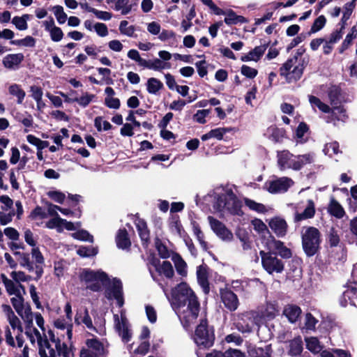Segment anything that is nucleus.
Segmentation results:
<instances>
[{"label":"nucleus","instance_id":"1","mask_svg":"<svg viewBox=\"0 0 357 357\" xmlns=\"http://www.w3.org/2000/svg\"><path fill=\"white\" fill-rule=\"evenodd\" d=\"M169 300L183 327L188 328L195 323L200 304L195 293L186 282H181L172 289Z\"/></svg>","mask_w":357,"mask_h":357},{"label":"nucleus","instance_id":"2","mask_svg":"<svg viewBox=\"0 0 357 357\" xmlns=\"http://www.w3.org/2000/svg\"><path fill=\"white\" fill-rule=\"evenodd\" d=\"M205 200L211 202L213 208L217 211H227L235 215L243 214L242 203L230 188H216L205 197Z\"/></svg>","mask_w":357,"mask_h":357},{"label":"nucleus","instance_id":"3","mask_svg":"<svg viewBox=\"0 0 357 357\" xmlns=\"http://www.w3.org/2000/svg\"><path fill=\"white\" fill-rule=\"evenodd\" d=\"M70 351L66 343H61L52 331L48 333V339L40 343V357H70Z\"/></svg>","mask_w":357,"mask_h":357},{"label":"nucleus","instance_id":"4","mask_svg":"<svg viewBox=\"0 0 357 357\" xmlns=\"http://www.w3.org/2000/svg\"><path fill=\"white\" fill-rule=\"evenodd\" d=\"M298 55L301 53L298 52ZM307 65V61L301 56H295L289 59L280 68V75L289 83L295 82L300 79L303 70Z\"/></svg>","mask_w":357,"mask_h":357},{"label":"nucleus","instance_id":"5","mask_svg":"<svg viewBox=\"0 0 357 357\" xmlns=\"http://www.w3.org/2000/svg\"><path fill=\"white\" fill-rule=\"evenodd\" d=\"M79 278L86 289L95 292L100 291L109 280L107 274L100 269L95 271L83 268L79 273Z\"/></svg>","mask_w":357,"mask_h":357},{"label":"nucleus","instance_id":"6","mask_svg":"<svg viewBox=\"0 0 357 357\" xmlns=\"http://www.w3.org/2000/svg\"><path fill=\"white\" fill-rule=\"evenodd\" d=\"M320 243V232L317 228L310 227L306 228L303 231V248L307 256L311 257L317 253L319 248Z\"/></svg>","mask_w":357,"mask_h":357},{"label":"nucleus","instance_id":"7","mask_svg":"<svg viewBox=\"0 0 357 357\" xmlns=\"http://www.w3.org/2000/svg\"><path fill=\"white\" fill-rule=\"evenodd\" d=\"M294 183L289 177L273 176L265 182L263 188L271 194H281L286 192Z\"/></svg>","mask_w":357,"mask_h":357},{"label":"nucleus","instance_id":"8","mask_svg":"<svg viewBox=\"0 0 357 357\" xmlns=\"http://www.w3.org/2000/svg\"><path fill=\"white\" fill-rule=\"evenodd\" d=\"M193 339L199 346L209 347L213 345L214 341L213 331L208 328L206 320H201L195 330Z\"/></svg>","mask_w":357,"mask_h":357},{"label":"nucleus","instance_id":"9","mask_svg":"<svg viewBox=\"0 0 357 357\" xmlns=\"http://www.w3.org/2000/svg\"><path fill=\"white\" fill-rule=\"evenodd\" d=\"M107 349L97 338L88 339L80 351V357H106Z\"/></svg>","mask_w":357,"mask_h":357},{"label":"nucleus","instance_id":"10","mask_svg":"<svg viewBox=\"0 0 357 357\" xmlns=\"http://www.w3.org/2000/svg\"><path fill=\"white\" fill-rule=\"evenodd\" d=\"M261 258V264L264 270L269 274L273 273H280L284 270L283 261L278 259L273 253L268 251L261 250L259 252Z\"/></svg>","mask_w":357,"mask_h":357},{"label":"nucleus","instance_id":"11","mask_svg":"<svg viewBox=\"0 0 357 357\" xmlns=\"http://www.w3.org/2000/svg\"><path fill=\"white\" fill-rule=\"evenodd\" d=\"M105 290V296L108 300L115 299L119 307H121L124 304L123 285L120 280L114 278L112 280H109L107 282Z\"/></svg>","mask_w":357,"mask_h":357},{"label":"nucleus","instance_id":"12","mask_svg":"<svg viewBox=\"0 0 357 357\" xmlns=\"http://www.w3.org/2000/svg\"><path fill=\"white\" fill-rule=\"evenodd\" d=\"M114 328L123 342H129L132 336L130 325L126 317L124 311H121L120 316L114 315Z\"/></svg>","mask_w":357,"mask_h":357},{"label":"nucleus","instance_id":"13","mask_svg":"<svg viewBox=\"0 0 357 357\" xmlns=\"http://www.w3.org/2000/svg\"><path fill=\"white\" fill-rule=\"evenodd\" d=\"M263 243H264L266 250L271 253H273L275 255V254H278L282 257L287 259L291 257V250L284 246L282 241L276 240L272 236H269L267 238H264Z\"/></svg>","mask_w":357,"mask_h":357},{"label":"nucleus","instance_id":"14","mask_svg":"<svg viewBox=\"0 0 357 357\" xmlns=\"http://www.w3.org/2000/svg\"><path fill=\"white\" fill-rule=\"evenodd\" d=\"M33 315L32 312L29 310H26L25 316L23 317V320L26 323L25 334L31 344H33L36 342H38L40 346V343H43V341L40 331L33 326Z\"/></svg>","mask_w":357,"mask_h":357},{"label":"nucleus","instance_id":"15","mask_svg":"<svg viewBox=\"0 0 357 357\" xmlns=\"http://www.w3.org/2000/svg\"><path fill=\"white\" fill-rule=\"evenodd\" d=\"M238 319L235 322L236 329L243 333H250L255 326L258 325V321L254 313L246 312L238 315Z\"/></svg>","mask_w":357,"mask_h":357},{"label":"nucleus","instance_id":"16","mask_svg":"<svg viewBox=\"0 0 357 357\" xmlns=\"http://www.w3.org/2000/svg\"><path fill=\"white\" fill-rule=\"evenodd\" d=\"M46 227L49 229H56L57 231L61 232L64 229L68 231H74L81 227V223L68 222L57 215L46 222Z\"/></svg>","mask_w":357,"mask_h":357},{"label":"nucleus","instance_id":"17","mask_svg":"<svg viewBox=\"0 0 357 357\" xmlns=\"http://www.w3.org/2000/svg\"><path fill=\"white\" fill-rule=\"evenodd\" d=\"M208 220L211 229L220 238L226 242L232 241L234 238L232 232L222 222L212 216H208Z\"/></svg>","mask_w":357,"mask_h":357},{"label":"nucleus","instance_id":"18","mask_svg":"<svg viewBox=\"0 0 357 357\" xmlns=\"http://www.w3.org/2000/svg\"><path fill=\"white\" fill-rule=\"evenodd\" d=\"M277 159L278 167L281 171L289 169L297 171L296 155H293L289 151L284 150L278 151L277 153Z\"/></svg>","mask_w":357,"mask_h":357},{"label":"nucleus","instance_id":"19","mask_svg":"<svg viewBox=\"0 0 357 357\" xmlns=\"http://www.w3.org/2000/svg\"><path fill=\"white\" fill-rule=\"evenodd\" d=\"M75 322L79 325L81 324H84L87 329L90 332H95L99 335H103L105 333V328L102 324L100 326H94L93 324L92 319L89 316L87 308L84 309L83 314L82 313H77L75 317Z\"/></svg>","mask_w":357,"mask_h":357},{"label":"nucleus","instance_id":"20","mask_svg":"<svg viewBox=\"0 0 357 357\" xmlns=\"http://www.w3.org/2000/svg\"><path fill=\"white\" fill-rule=\"evenodd\" d=\"M14 255L19 256L20 264L22 267L27 269L29 272L35 271L36 277L34 280H39L43 273V268L38 265L34 266L33 264L30 261L29 254L20 252H15Z\"/></svg>","mask_w":357,"mask_h":357},{"label":"nucleus","instance_id":"21","mask_svg":"<svg viewBox=\"0 0 357 357\" xmlns=\"http://www.w3.org/2000/svg\"><path fill=\"white\" fill-rule=\"evenodd\" d=\"M277 313V310L274 304L267 303L266 306L258 310L257 314L255 315L257 317L256 319L258 321V324L266 321L273 319Z\"/></svg>","mask_w":357,"mask_h":357},{"label":"nucleus","instance_id":"22","mask_svg":"<svg viewBox=\"0 0 357 357\" xmlns=\"http://www.w3.org/2000/svg\"><path fill=\"white\" fill-rule=\"evenodd\" d=\"M54 326L57 330L65 332L68 340L70 341L72 339L73 328L72 319L64 317H59L54 320Z\"/></svg>","mask_w":357,"mask_h":357},{"label":"nucleus","instance_id":"23","mask_svg":"<svg viewBox=\"0 0 357 357\" xmlns=\"http://www.w3.org/2000/svg\"><path fill=\"white\" fill-rule=\"evenodd\" d=\"M221 299L225 307L230 311H235L238 306V300L236 295L229 289L220 291Z\"/></svg>","mask_w":357,"mask_h":357},{"label":"nucleus","instance_id":"24","mask_svg":"<svg viewBox=\"0 0 357 357\" xmlns=\"http://www.w3.org/2000/svg\"><path fill=\"white\" fill-rule=\"evenodd\" d=\"M198 284L202 288L205 294L209 292L208 273L206 265L202 264L197 268L196 271Z\"/></svg>","mask_w":357,"mask_h":357},{"label":"nucleus","instance_id":"25","mask_svg":"<svg viewBox=\"0 0 357 357\" xmlns=\"http://www.w3.org/2000/svg\"><path fill=\"white\" fill-rule=\"evenodd\" d=\"M268 47V43H265L259 46L255 47L253 50L250 51L248 54L242 55L241 57V60L243 62L248 61H258L261 57L264 54L267 47Z\"/></svg>","mask_w":357,"mask_h":357},{"label":"nucleus","instance_id":"26","mask_svg":"<svg viewBox=\"0 0 357 357\" xmlns=\"http://www.w3.org/2000/svg\"><path fill=\"white\" fill-rule=\"evenodd\" d=\"M269 227L278 237H283L287 231L286 221L279 217L272 218L269 222Z\"/></svg>","mask_w":357,"mask_h":357},{"label":"nucleus","instance_id":"27","mask_svg":"<svg viewBox=\"0 0 357 357\" xmlns=\"http://www.w3.org/2000/svg\"><path fill=\"white\" fill-rule=\"evenodd\" d=\"M24 59V56L22 53L10 54L3 58L2 63L6 68L16 70Z\"/></svg>","mask_w":357,"mask_h":357},{"label":"nucleus","instance_id":"28","mask_svg":"<svg viewBox=\"0 0 357 357\" xmlns=\"http://www.w3.org/2000/svg\"><path fill=\"white\" fill-rule=\"evenodd\" d=\"M2 309L13 330L15 331L17 329V333H22V328L20 324V321L18 319V317L14 314L11 307L7 305H3Z\"/></svg>","mask_w":357,"mask_h":357},{"label":"nucleus","instance_id":"29","mask_svg":"<svg viewBox=\"0 0 357 357\" xmlns=\"http://www.w3.org/2000/svg\"><path fill=\"white\" fill-rule=\"evenodd\" d=\"M2 282H3L6 291L9 295H20V289L24 291V286L17 284L12 279H8L5 275H1Z\"/></svg>","mask_w":357,"mask_h":357},{"label":"nucleus","instance_id":"30","mask_svg":"<svg viewBox=\"0 0 357 357\" xmlns=\"http://www.w3.org/2000/svg\"><path fill=\"white\" fill-rule=\"evenodd\" d=\"M8 90L9 94L16 98V102L18 105L23 103L26 92L21 85L15 83L11 84L8 86Z\"/></svg>","mask_w":357,"mask_h":357},{"label":"nucleus","instance_id":"31","mask_svg":"<svg viewBox=\"0 0 357 357\" xmlns=\"http://www.w3.org/2000/svg\"><path fill=\"white\" fill-rule=\"evenodd\" d=\"M135 225L142 241L143 243H146L150 238V233L146 222L144 220L138 218L135 220Z\"/></svg>","mask_w":357,"mask_h":357},{"label":"nucleus","instance_id":"32","mask_svg":"<svg viewBox=\"0 0 357 357\" xmlns=\"http://www.w3.org/2000/svg\"><path fill=\"white\" fill-rule=\"evenodd\" d=\"M315 213V206L312 200L309 199L307 202V205L305 210L302 213H296L295 220L296 221H301L303 220L312 218Z\"/></svg>","mask_w":357,"mask_h":357},{"label":"nucleus","instance_id":"33","mask_svg":"<svg viewBox=\"0 0 357 357\" xmlns=\"http://www.w3.org/2000/svg\"><path fill=\"white\" fill-rule=\"evenodd\" d=\"M135 3H132L130 0H116L114 5V10L120 12L121 15H126L129 14Z\"/></svg>","mask_w":357,"mask_h":357},{"label":"nucleus","instance_id":"34","mask_svg":"<svg viewBox=\"0 0 357 357\" xmlns=\"http://www.w3.org/2000/svg\"><path fill=\"white\" fill-rule=\"evenodd\" d=\"M172 260L174 264L177 273L181 277H186L188 275V266L182 257L178 254H174L172 257Z\"/></svg>","mask_w":357,"mask_h":357},{"label":"nucleus","instance_id":"35","mask_svg":"<svg viewBox=\"0 0 357 357\" xmlns=\"http://www.w3.org/2000/svg\"><path fill=\"white\" fill-rule=\"evenodd\" d=\"M283 313L291 323H294L299 318L301 310L297 305H288L284 307Z\"/></svg>","mask_w":357,"mask_h":357},{"label":"nucleus","instance_id":"36","mask_svg":"<svg viewBox=\"0 0 357 357\" xmlns=\"http://www.w3.org/2000/svg\"><path fill=\"white\" fill-rule=\"evenodd\" d=\"M116 243L117 247L121 249H126L130 246L131 243L128 232L125 229H120L118 231L116 236Z\"/></svg>","mask_w":357,"mask_h":357},{"label":"nucleus","instance_id":"37","mask_svg":"<svg viewBox=\"0 0 357 357\" xmlns=\"http://www.w3.org/2000/svg\"><path fill=\"white\" fill-rule=\"evenodd\" d=\"M169 229L171 233L178 237H185V231L183 229L178 217H172L169 222Z\"/></svg>","mask_w":357,"mask_h":357},{"label":"nucleus","instance_id":"38","mask_svg":"<svg viewBox=\"0 0 357 357\" xmlns=\"http://www.w3.org/2000/svg\"><path fill=\"white\" fill-rule=\"evenodd\" d=\"M144 68L159 71L170 68L171 65L169 63L165 62L160 59H155L153 60H146V63Z\"/></svg>","mask_w":357,"mask_h":357},{"label":"nucleus","instance_id":"39","mask_svg":"<svg viewBox=\"0 0 357 357\" xmlns=\"http://www.w3.org/2000/svg\"><path fill=\"white\" fill-rule=\"evenodd\" d=\"M347 119L345 109L342 107H335L331 110V114L327 119L328 123L333 122L335 125V121L344 122Z\"/></svg>","mask_w":357,"mask_h":357},{"label":"nucleus","instance_id":"40","mask_svg":"<svg viewBox=\"0 0 357 357\" xmlns=\"http://www.w3.org/2000/svg\"><path fill=\"white\" fill-rule=\"evenodd\" d=\"M154 266L159 274L165 275L167 278H172L174 275L173 266L168 261H164L161 265L155 264Z\"/></svg>","mask_w":357,"mask_h":357},{"label":"nucleus","instance_id":"41","mask_svg":"<svg viewBox=\"0 0 357 357\" xmlns=\"http://www.w3.org/2000/svg\"><path fill=\"white\" fill-rule=\"evenodd\" d=\"M303 341L300 337H296L289 344L288 354L291 356L300 355L303 351Z\"/></svg>","mask_w":357,"mask_h":357},{"label":"nucleus","instance_id":"42","mask_svg":"<svg viewBox=\"0 0 357 357\" xmlns=\"http://www.w3.org/2000/svg\"><path fill=\"white\" fill-rule=\"evenodd\" d=\"M225 22L227 25L243 24L247 22V20L241 16L237 15L232 10L226 11Z\"/></svg>","mask_w":357,"mask_h":357},{"label":"nucleus","instance_id":"43","mask_svg":"<svg viewBox=\"0 0 357 357\" xmlns=\"http://www.w3.org/2000/svg\"><path fill=\"white\" fill-rule=\"evenodd\" d=\"M15 296L11 298V303L17 312V314L21 316L23 319V317L25 316V312L26 310H30L29 308H24L23 306V298L21 296V294L20 295H14Z\"/></svg>","mask_w":357,"mask_h":357},{"label":"nucleus","instance_id":"44","mask_svg":"<svg viewBox=\"0 0 357 357\" xmlns=\"http://www.w3.org/2000/svg\"><path fill=\"white\" fill-rule=\"evenodd\" d=\"M245 205L251 211L259 213H264L268 211L267 207L263 204L257 202L249 198H244Z\"/></svg>","mask_w":357,"mask_h":357},{"label":"nucleus","instance_id":"45","mask_svg":"<svg viewBox=\"0 0 357 357\" xmlns=\"http://www.w3.org/2000/svg\"><path fill=\"white\" fill-rule=\"evenodd\" d=\"M271 348L270 345L265 347H254L249 350L251 357H271Z\"/></svg>","mask_w":357,"mask_h":357},{"label":"nucleus","instance_id":"46","mask_svg":"<svg viewBox=\"0 0 357 357\" xmlns=\"http://www.w3.org/2000/svg\"><path fill=\"white\" fill-rule=\"evenodd\" d=\"M315 155L313 153H308L303 155H296V169H301L303 166L311 164L314 161Z\"/></svg>","mask_w":357,"mask_h":357},{"label":"nucleus","instance_id":"47","mask_svg":"<svg viewBox=\"0 0 357 357\" xmlns=\"http://www.w3.org/2000/svg\"><path fill=\"white\" fill-rule=\"evenodd\" d=\"M357 37V29L356 26H353L350 31V32L346 36L344 40H343L340 47V52H344L348 47L351 45L352 41L354 38Z\"/></svg>","mask_w":357,"mask_h":357},{"label":"nucleus","instance_id":"48","mask_svg":"<svg viewBox=\"0 0 357 357\" xmlns=\"http://www.w3.org/2000/svg\"><path fill=\"white\" fill-rule=\"evenodd\" d=\"M328 211L331 215L338 218L343 217L344 214V211L342 206L334 199L331 200Z\"/></svg>","mask_w":357,"mask_h":357},{"label":"nucleus","instance_id":"49","mask_svg":"<svg viewBox=\"0 0 357 357\" xmlns=\"http://www.w3.org/2000/svg\"><path fill=\"white\" fill-rule=\"evenodd\" d=\"M305 342L307 349L314 354H318L322 349V346L317 337H307L305 338Z\"/></svg>","mask_w":357,"mask_h":357},{"label":"nucleus","instance_id":"50","mask_svg":"<svg viewBox=\"0 0 357 357\" xmlns=\"http://www.w3.org/2000/svg\"><path fill=\"white\" fill-rule=\"evenodd\" d=\"M309 128L307 125L301 122L296 130V142L303 144L307 142V138H305V135L307 132Z\"/></svg>","mask_w":357,"mask_h":357},{"label":"nucleus","instance_id":"51","mask_svg":"<svg viewBox=\"0 0 357 357\" xmlns=\"http://www.w3.org/2000/svg\"><path fill=\"white\" fill-rule=\"evenodd\" d=\"M29 20V15L24 14L22 16H15L12 20V23L15 26V27L20 31H24L27 29L28 24L27 20Z\"/></svg>","mask_w":357,"mask_h":357},{"label":"nucleus","instance_id":"52","mask_svg":"<svg viewBox=\"0 0 357 357\" xmlns=\"http://www.w3.org/2000/svg\"><path fill=\"white\" fill-rule=\"evenodd\" d=\"M309 101L314 109L317 107L320 111L324 113H329L331 112V108L329 106L322 102L318 98L315 96H310L309 97Z\"/></svg>","mask_w":357,"mask_h":357},{"label":"nucleus","instance_id":"53","mask_svg":"<svg viewBox=\"0 0 357 357\" xmlns=\"http://www.w3.org/2000/svg\"><path fill=\"white\" fill-rule=\"evenodd\" d=\"M264 135L273 142H278L282 136V134L280 129L274 126H271L266 129Z\"/></svg>","mask_w":357,"mask_h":357},{"label":"nucleus","instance_id":"54","mask_svg":"<svg viewBox=\"0 0 357 357\" xmlns=\"http://www.w3.org/2000/svg\"><path fill=\"white\" fill-rule=\"evenodd\" d=\"M162 86V83L156 78L151 77L147 81V91L149 93L155 94Z\"/></svg>","mask_w":357,"mask_h":357},{"label":"nucleus","instance_id":"55","mask_svg":"<svg viewBox=\"0 0 357 357\" xmlns=\"http://www.w3.org/2000/svg\"><path fill=\"white\" fill-rule=\"evenodd\" d=\"M77 253L82 257H90L97 255L98 248L93 246H81Z\"/></svg>","mask_w":357,"mask_h":357},{"label":"nucleus","instance_id":"56","mask_svg":"<svg viewBox=\"0 0 357 357\" xmlns=\"http://www.w3.org/2000/svg\"><path fill=\"white\" fill-rule=\"evenodd\" d=\"M323 152L325 155L332 158L334 155H337L340 152L339 149V144L337 142L326 144L323 149Z\"/></svg>","mask_w":357,"mask_h":357},{"label":"nucleus","instance_id":"57","mask_svg":"<svg viewBox=\"0 0 357 357\" xmlns=\"http://www.w3.org/2000/svg\"><path fill=\"white\" fill-rule=\"evenodd\" d=\"M95 97V95L86 92L79 98L75 97V102L82 107H86L93 101Z\"/></svg>","mask_w":357,"mask_h":357},{"label":"nucleus","instance_id":"58","mask_svg":"<svg viewBox=\"0 0 357 357\" xmlns=\"http://www.w3.org/2000/svg\"><path fill=\"white\" fill-rule=\"evenodd\" d=\"M10 43L18 46L33 47L36 45V39L32 36H27L22 39L12 40Z\"/></svg>","mask_w":357,"mask_h":357},{"label":"nucleus","instance_id":"59","mask_svg":"<svg viewBox=\"0 0 357 357\" xmlns=\"http://www.w3.org/2000/svg\"><path fill=\"white\" fill-rule=\"evenodd\" d=\"M192 230H193L194 234L197 237V239L199 242V244L202 246V248L204 250H206L207 249V243L204 241V233L202 231L199 226L195 222L192 223Z\"/></svg>","mask_w":357,"mask_h":357},{"label":"nucleus","instance_id":"60","mask_svg":"<svg viewBox=\"0 0 357 357\" xmlns=\"http://www.w3.org/2000/svg\"><path fill=\"white\" fill-rule=\"evenodd\" d=\"M52 11L59 24H63L66 22L68 17L61 6H54L52 8Z\"/></svg>","mask_w":357,"mask_h":357},{"label":"nucleus","instance_id":"61","mask_svg":"<svg viewBox=\"0 0 357 357\" xmlns=\"http://www.w3.org/2000/svg\"><path fill=\"white\" fill-rule=\"evenodd\" d=\"M119 31L122 34L132 37L135 31V28L132 25L129 26L126 20H123L120 22Z\"/></svg>","mask_w":357,"mask_h":357},{"label":"nucleus","instance_id":"62","mask_svg":"<svg viewBox=\"0 0 357 357\" xmlns=\"http://www.w3.org/2000/svg\"><path fill=\"white\" fill-rule=\"evenodd\" d=\"M87 10L89 12L94 14L95 16L99 20L108 21V20H111L112 17V14L111 13L107 12V11L99 10H97L92 7H89L87 8Z\"/></svg>","mask_w":357,"mask_h":357},{"label":"nucleus","instance_id":"63","mask_svg":"<svg viewBox=\"0 0 357 357\" xmlns=\"http://www.w3.org/2000/svg\"><path fill=\"white\" fill-rule=\"evenodd\" d=\"M10 278L17 284L22 282H27L32 279L30 275L25 274L23 271H12L10 273Z\"/></svg>","mask_w":357,"mask_h":357},{"label":"nucleus","instance_id":"64","mask_svg":"<svg viewBox=\"0 0 357 357\" xmlns=\"http://www.w3.org/2000/svg\"><path fill=\"white\" fill-rule=\"evenodd\" d=\"M326 22V19L324 15L319 16L314 22L311 29L310 33H314L324 28Z\"/></svg>","mask_w":357,"mask_h":357}]
</instances>
